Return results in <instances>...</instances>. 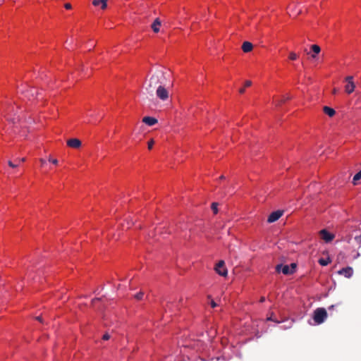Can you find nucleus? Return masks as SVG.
<instances>
[{
	"label": "nucleus",
	"mask_w": 361,
	"mask_h": 361,
	"mask_svg": "<svg viewBox=\"0 0 361 361\" xmlns=\"http://www.w3.org/2000/svg\"><path fill=\"white\" fill-rule=\"evenodd\" d=\"M224 178H225V176H221L219 177V179H221V180H223V179H224Z\"/></svg>",
	"instance_id": "nucleus-39"
},
{
	"label": "nucleus",
	"mask_w": 361,
	"mask_h": 361,
	"mask_svg": "<svg viewBox=\"0 0 361 361\" xmlns=\"http://www.w3.org/2000/svg\"><path fill=\"white\" fill-rule=\"evenodd\" d=\"M311 50L313 51V54H312V59H316L317 55L321 51V48L317 44H312L310 47Z\"/></svg>",
	"instance_id": "nucleus-13"
},
{
	"label": "nucleus",
	"mask_w": 361,
	"mask_h": 361,
	"mask_svg": "<svg viewBox=\"0 0 361 361\" xmlns=\"http://www.w3.org/2000/svg\"><path fill=\"white\" fill-rule=\"evenodd\" d=\"M336 89H334V90L333 93H334V94H336Z\"/></svg>",
	"instance_id": "nucleus-40"
},
{
	"label": "nucleus",
	"mask_w": 361,
	"mask_h": 361,
	"mask_svg": "<svg viewBox=\"0 0 361 361\" xmlns=\"http://www.w3.org/2000/svg\"><path fill=\"white\" fill-rule=\"evenodd\" d=\"M106 1L107 0H93L92 4L94 6H100L101 9L104 10L107 6Z\"/></svg>",
	"instance_id": "nucleus-11"
},
{
	"label": "nucleus",
	"mask_w": 361,
	"mask_h": 361,
	"mask_svg": "<svg viewBox=\"0 0 361 361\" xmlns=\"http://www.w3.org/2000/svg\"><path fill=\"white\" fill-rule=\"evenodd\" d=\"M64 8L67 10L71 9L72 6L70 3H66L64 4Z\"/></svg>",
	"instance_id": "nucleus-29"
},
{
	"label": "nucleus",
	"mask_w": 361,
	"mask_h": 361,
	"mask_svg": "<svg viewBox=\"0 0 361 361\" xmlns=\"http://www.w3.org/2000/svg\"><path fill=\"white\" fill-rule=\"evenodd\" d=\"M218 204L216 202H213L212 204V209L213 210L214 214H217L218 209H217Z\"/></svg>",
	"instance_id": "nucleus-22"
},
{
	"label": "nucleus",
	"mask_w": 361,
	"mask_h": 361,
	"mask_svg": "<svg viewBox=\"0 0 361 361\" xmlns=\"http://www.w3.org/2000/svg\"><path fill=\"white\" fill-rule=\"evenodd\" d=\"M252 85V82L250 80H247L245 82V87H250Z\"/></svg>",
	"instance_id": "nucleus-31"
},
{
	"label": "nucleus",
	"mask_w": 361,
	"mask_h": 361,
	"mask_svg": "<svg viewBox=\"0 0 361 361\" xmlns=\"http://www.w3.org/2000/svg\"><path fill=\"white\" fill-rule=\"evenodd\" d=\"M290 99V97H283V99H279V100L276 101V102H275V104H276V106L280 105V104H281L282 103L285 102V101H286V100H288V99Z\"/></svg>",
	"instance_id": "nucleus-20"
},
{
	"label": "nucleus",
	"mask_w": 361,
	"mask_h": 361,
	"mask_svg": "<svg viewBox=\"0 0 361 361\" xmlns=\"http://www.w3.org/2000/svg\"><path fill=\"white\" fill-rule=\"evenodd\" d=\"M331 262V260L329 259V258L328 259H320L319 260V264H321L322 266H326L328 265L329 263Z\"/></svg>",
	"instance_id": "nucleus-18"
},
{
	"label": "nucleus",
	"mask_w": 361,
	"mask_h": 361,
	"mask_svg": "<svg viewBox=\"0 0 361 361\" xmlns=\"http://www.w3.org/2000/svg\"><path fill=\"white\" fill-rule=\"evenodd\" d=\"M323 111L329 117H333L335 115V114H336V111H335V110L334 109H332L331 107H329L327 106H325L323 107Z\"/></svg>",
	"instance_id": "nucleus-14"
},
{
	"label": "nucleus",
	"mask_w": 361,
	"mask_h": 361,
	"mask_svg": "<svg viewBox=\"0 0 361 361\" xmlns=\"http://www.w3.org/2000/svg\"><path fill=\"white\" fill-rule=\"evenodd\" d=\"M164 73L162 71H156L150 77L149 82L145 87V90L147 92V93L152 95L154 90H157L159 85H164Z\"/></svg>",
	"instance_id": "nucleus-1"
},
{
	"label": "nucleus",
	"mask_w": 361,
	"mask_h": 361,
	"mask_svg": "<svg viewBox=\"0 0 361 361\" xmlns=\"http://www.w3.org/2000/svg\"><path fill=\"white\" fill-rule=\"evenodd\" d=\"M327 317V313L324 308H317L314 311L313 319L316 324H320L323 323Z\"/></svg>",
	"instance_id": "nucleus-2"
},
{
	"label": "nucleus",
	"mask_w": 361,
	"mask_h": 361,
	"mask_svg": "<svg viewBox=\"0 0 361 361\" xmlns=\"http://www.w3.org/2000/svg\"><path fill=\"white\" fill-rule=\"evenodd\" d=\"M40 163H41L42 165H43L44 164V160L41 159H40Z\"/></svg>",
	"instance_id": "nucleus-37"
},
{
	"label": "nucleus",
	"mask_w": 361,
	"mask_h": 361,
	"mask_svg": "<svg viewBox=\"0 0 361 361\" xmlns=\"http://www.w3.org/2000/svg\"><path fill=\"white\" fill-rule=\"evenodd\" d=\"M37 319L40 321L41 319H40V317H37Z\"/></svg>",
	"instance_id": "nucleus-42"
},
{
	"label": "nucleus",
	"mask_w": 361,
	"mask_h": 361,
	"mask_svg": "<svg viewBox=\"0 0 361 361\" xmlns=\"http://www.w3.org/2000/svg\"><path fill=\"white\" fill-rule=\"evenodd\" d=\"M25 161V158H22L21 159L19 160V161L20 162H24Z\"/></svg>",
	"instance_id": "nucleus-38"
},
{
	"label": "nucleus",
	"mask_w": 361,
	"mask_h": 361,
	"mask_svg": "<svg viewBox=\"0 0 361 361\" xmlns=\"http://www.w3.org/2000/svg\"><path fill=\"white\" fill-rule=\"evenodd\" d=\"M283 211L282 210H276L275 212H271L268 216L267 221L269 223H274L279 220L281 216L283 215Z\"/></svg>",
	"instance_id": "nucleus-6"
},
{
	"label": "nucleus",
	"mask_w": 361,
	"mask_h": 361,
	"mask_svg": "<svg viewBox=\"0 0 361 361\" xmlns=\"http://www.w3.org/2000/svg\"><path fill=\"white\" fill-rule=\"evenodd\" d=\"M154 143V140H152H152H150L148 142V149H152V147H153Z\"/></svg>",
	"instance_id": "nucleus-25"
},
{
	"label": "nucleus",
	"mask_w": 361,
	"mask_h": 361,
	"mask_svg": "<svg viewBox=\"0 0 361 361\" xmlns=\"http://www.w3.org/2000/svg\"><path fill=\"white\" fill-rule=\"evenodd\" d=\"M157 96L161 100L165 101L169 98V92L163 85H159L156 90Z\"/></svg>",
	"instance_id": "nucleus-4"
},
{
	"label": "nucleus",
	"mask_w": 361,
	"mask_h": 361,
	"mask_svg": "<svg viewBox=\"0 0 361 361\" xmlns=\"http://www.w3.org/2000/svg\"><path fill=\"white\" fill-rule=\"evenodd\" d=\"M298 56L295 52H290L289 54V59L292 61H295L298 59Z\"/></svg>",
	"instance_id": "nucleus-21"
},
{
	"label": "nucleus",
	"mask_w": 361,
	"mask_h": 361,
	"mask_svg": "<svg viewBox=\"0 0 361 361\" xmlns=\"http://www.w3.org/2000/svg\"><path fill=\"white\" fill-rule=\"evenodd\" d=\"M253 45L250 42H244L242 44V49L245 53H248L252 50Z\"/></svg>",
	"instance_id": "nucleus-12"
},
{
	"label": "nucleus",
	"mask_w": 361,
	"mask_h": 361,
	"mask_svg": "<svg viewBox=\"0 0 361 361\" xmlns=\"http://www.w3.org/2000/svg\"><path fill=\"white\" fill-rule=\"evenodd\" d=\"M334 307H335V305H331V306L329 307V310H331L334 309Z\"/></svg>",
	"instance_id": "nucleus-36"
},
{
	"label": "nucleus",
	"mask_w": 361,
	"mask_h": 361,
	"mask_svg": "<svg viewBox=\"0 0 361 361\" xmlns=\"http://www.w3.org/2000/svg\"><path fill=\"white\" fill-rule=\"evenodd\" d=\"M161 25V21L159 18L155 19L154 23L152 25V28L154 32H158L159 31V27Z\"/></svg>",
	"instance_id": "nucleus-15"
},
{
	"label": "nucleus",
	"mask_w": 361,
	"mask_h": 361,
	"mask_svg": "<svg viewBox=\"0 0 361 361\" xmlns=\"http://www.w3.org/2000/svg\"><path fill=\"white\" fill-rule=\"evenodd\" d=\"M360 179H361V170L354 176V177L353 178V183L354 185H357V182Z\"/></svg>",
	"instance_id": "nucleus-17"
},
{
	"label": "nucleus",
	"mask_w": 361,
	"mask_h": 361,
	"mask_svg": "<svg viewBox=\"0 0 361 361\" xmlns=\"http://www.w3.org/2000/svg\"><path fill=\"white\" fill-rule=\"evenodd\" d=\"M321 238L326 242H331L334 238V235L323 229L320 231Z\"/></svg>",
	"instance_id": "nucleus-8"
},
{
	"label": "nucleus",
	"mask_w": 361,
	"mask_h": 361,
	"mask_svg": "<svg viewBox=\"0 0 361 361\" xmlns=\"http://www.w3.org/2000/svg\"><path fill=\"white\" fill-rule=\"evenodd\" d=\"M142 122L149 126H152L155 125L158 122V121L155 118L145 116L142 118Z\"/></svg>",
	"instance_id": "nucleus-10"
},
{
	"label": "nucleus",
	"mask_w": 361,
	"mask_h": 361,
	"mask_svg": "<svg viewBox=\"0 0 361 361\" xmlns=\"http://www.w3.org/2000/svg\"><path fill=\"white\" fill-rule=\"evenodd\" d=\"M144 297V293L142 291H140L137 294L134 295V298L137 300H141L143 299Z\"/></svg>",
	"instance_id": "nucleus-19"
},
{
	"label": "nucleus",
	"mask_w": 361,
	"mask_h": 361,
	"mask_svg": "<svg viewBox=\"0 0 361 361\" xmlns=\"http://www.w3.org/2000/svg\"><path fill=\"white\" fill-rule=\"evenodd\" d=\"M264 301H265V298H264V297H262V298H260V302H264Z\"/></svg>",
	"instance_id": "nucleus-35"
},
{
	"label": "nucleus",
	"mask_w": 361,
	"mask_h": 361,
	"mask_svg": "<svg viewBox=\"0 0 361 361\" xmlns=\"http://www.w3.org/2000/svg\"><path fill=\"white\" fill-rule=\"evenodd\" d=\"M345 82L347 84L345 86V91L348 94H351L355 87V83L353 82V76H348L345 78Z\"/></svg>",
	"instance_id": "nucleus-5"
},
{
	"label": "nucleus",
	"mask_w": 361,
	"mask_h": 361,
	"mask_svg": "<svg viewBox=\"0 0 361 361\" xmlns=\"http://www.w3.org/2000/svg\"><path fill=\"white\" fill-rule=\"evenodd\" d=\"M338 274L341 275H343L346 278H350L352 276L353 274V269L350 267H347L339 270Z\"/></svg>",
	"instance_id": "nucleus-9"
},
{
	"label": "nucleus",
	"mask_w": 361,
	"mask_h": 361,
	"mask_svg": "<svg viewBox=\"0 0 361 361\" xmlns=\"http://www.w3.org/2000/svg\"><path fill=\"white\" fill-rule=\"evenodd\" d=\"M216 305H216V303L214 300H212V301L211 302V306H212V307H216Z\"/></svg>",
	"instance_id": "nucleus-33"
},
{
	"label": "nucleus",
	"mask_w": 361,
	"mask_h": 361,
	"mask_svg": "<svg viewBox=\"0 0 361 361\" xmlns=\"http://www.w3.org/2000/svg\"><path fill=\"white\" fill-rule=\"evenodd\" d=\"M66 145L71 148L78 149L80 147L82 142L78 138H71L67 140Z\"/></svg>",
	"instance_id": "nucleus-7"
},
{
	"label": "nucleus",
	"mask_w": 361,
	"mask_h": 361,
	"mask_svg": "<svg viewBox=\"0 0 361 361\" xmlns=\"http://www.w3.org/2000/svg\"><path fill=\"white\" fill-rule=\"evenodd\" d=\"M8 164L11 168H16L18 166V164H14L11 161H8Z\"/></svg>",
	"instance_id": "nucleus-27"
},
{
	"label": "nucleus",
	"mask_w": 361,
	"mask_h": 361,
	"mask_svg": "<svg viewBox=\"0 0 361 361\" xmlns=\"http://www.w3.org/2000/svg\"><path fill=\"white\" fill-rule=\"evenodd\" d=\"M282 267H283V264H278L276 265V271L278 272V273H280L281 271H282Z\"/></svg>",
	"instance_id": "nucleus-26"
},
{
	"label": "nucleus",
	"mask_w": 361,
	"mask_h": 361,
	"mask_svg": "<svg viewBox=\"0 0 361 361\" xmlns=\"http://www.w3.org/2000/svg\"><path fill=\"white\" fill-rule=\"evenodd\" d=\"M48 160L49 162H51V164H53L54 165H57L59 163L58 159L51 158V157H49Z\"/></svg>",
	"instance_id": "nucleus-24"
},
{
	"label": "nucleus",
	"mask_w": 361,
	"mask_h": 361,
	"mask_svg": "<svg viewBox=\"0 0 361 361\" xmlns=\"http://www.w3.org/2000/svg\"><path fill=\"white\" fill-rule=\"evenodd\" d=\"M281 272L285 275H289L293 274V270L290 269L288 265H283Z\"/></svg>",
	"instance_id": "nucleus-16"
},
{
	"label": "nucleus",
	"mask_w": 361,
	"mask_h": 361,
	"mask_svg": "<svg viewBox=\"0 0 361 361\" xmlns=\"http://www.w3.org/2000/svg\"><path fill=\"white\" fill-rule=\"evenodd\" d=\"M355 240L358 243H361V234L358 236H355Z\"/></svg>",
	"instance_id": "nucleus-30"
},
{
	"label": "nucleus",
	"mask_w": 361,
	"mask_h": 361,
	"mask_svg": "<svg viewBox=\"0 0 361 361\" xmlns=\"http://www.w3.org/2000/svg\"><path fill=\"white\" fill-rule=\"evenodd\" d=\"M109 338H110V336H109V334H104V335H103V336H102V340H104V341H107V340H109Z\"/></svg>",
	"instance_id": "nucleus-28"
},
{
	"label": "nucleus",
	"mask_w": 361,
	"mask_h": 361,
	"mask_svg": "<svg viewBox=\"0 0 361 361\" xmlns=\"http://www.w3.org/2000/svg\"><path fill=\"white\" fill-rule=\"evenodd\" d=\"M182 301H183V299H182V298H180V299L179 300V302L180 303V302H182Z\"/></svg>",
	"instance_id": "nucleus-41"
},
{
	"label": "nucleus",
	"mask_w": 361,
	"mask_h": 361,
	"mask_svg": "<svg viewBox=\"0 0 361 361\" xmlns=\"http://www.w3.org/2000/svg\"><path fill=\"white\" fill-rule=\"evenodd\" d=\"M290 269H293V273L295 272V268H296V264L295 263H292L290 264Z\"/></svg>",
	"instance_id": "nucleus-32"
},
{
	"label": "nucleus",
	"mask_w": 361,
	"mask_h": 361,
	"mask_svg": "<svg viewBox=\"0 0 361 361\" xmlns=\"http://www.w3.org/2000/svg\"><path fill=\"white\" fill-rule=\"evenodd\" d=\"M267 320L272 321V322H274L276 323H279L280 322L279 321H278L277 319H276L274 317V313H271V315L269 317H267Z\"/></svg>",
	"instance_id": "nucleus-23"
},
{
	"label": "nucleus",
	"mask_w": 361,
	"mask_h": 361,
	"mask_svg": "<svg viewBox=\"0 0 361 361\" xmlns=\"http://www.w3.org/2000/svg\"><path fill=\"white\" fill-rule=\"evenodd\" d=\"M239 92H240V94H243V93L245 92V87L240 88V89L239 90Z\"/></svg>",
	"instance_id": "nucleus-34"
},
{
	"label": "nucleus",
	"mask_w": 361,
	"mask_h": 361,
	"mask_svg": "<svg viewBox=\"0 0 361 361\" xmlns=\"http://www.w3.org/2000/svg\"><path fill=\"white\" fill-rule=\"evenodd\" d=\"M214 269L216 272L221 276H226L228 274V270L225 266V262L224 260H220L216 264Z\"/></svg>",
	"instance_id": "nucleus-3"
}]
</instances>
